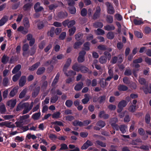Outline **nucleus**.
<instances>
[{
  "label": "nucleus",
  "instance_id": "obj_48",
  "mask_svg": "<svg viewBox=\"0 0 151 151\" xmlns=\"http://www.w3.org/2000/svg\"><path fill=\"white\" fill-rule=\"evenodd\" d=\"M96 144L99 145L102 147H106V144L105 143L99 140H96Z\"/></svg>",
  "mask_w": 151,
  "mask_h": 151
},
{
  "label": "nucleus",
  "instance_id": "obj_56",
  "mask_svg": "<svg viewBox=\"0 0 151 151\" xmlns=\"http://www.w3.org/2000/svg\"><path fill=\"white\" fill-rule=\"evenodd\" d=\"M124 47V44L121 42H118L116 44V47L118 49L120 50L122 49Z\"/></svg>",
  "mask_w": 151,
  "mask_h": 151
},
{
  "label": "nucleus",
  "instance_id": "obj_25",
  "mask_svg": "<svg viewBox=\"0 0 151 151\" xmlns=\"http://www.w3.org/2000/svg\"><path fill=\"white\" fill-rule=\"evenodd\" d=\"M83 42H83L80 41L76 42H75L73 45L74 48L75 49H77L79 48L83 44Z\"/></svg>",
  "mask_w": 151,
  "mask_h": 151
},
{
  "label": "nucleus",
  "instance_id": "obj_6",
  "mask_svg": "<svg viewBox=\"0 0 151 151\" xmlns=\"http://www.w3.org/2000/svg\"><path fill=\"white\" fill-rule=\"evenodd\" d=\"M17 103V100L14 99H11L8 101L7 103V105L11 107V109H12L15 106Z\"/></svg>",
  "mask_w": 151,
  "mask_h": 151
},
{
  "label": "nucleus",
  "instance_id": "obj_59",
  "mask_svg": "<svg viewBox=\"0 0 151 151\" xmlns=\"http://www.w3.org/2000/svg\"><path fill=\"white\" fill-rule=\"evenodd\" d=\"M87 14V9L85 8H83L81 10V14L82 17L86 16Z\"/></svg>",
  "mask_w": 151,
  "mask_h": 151
},
{
  "label": "nucleus",
  "instance_id": "obj_22",
  "mask_svg": "<svg viewBox=\"0 0 151 151\" xmlns=\"http://www.w3.org/2000/svg\"><path fill=\"white\" fill-rule=\"evenodd\" d=\"M107 59V58L106 56L104 55H102L99 58V60L101 63L103 64L106 63Z\"/></svg>",
  "mask_w": 151,
  "mask_h": 151
},
{
  "label": "nucleus",
  "instance_id": "obj_29",
  "mask_svg": "<svg viewBox=\"0 0 151 151\" xmlns=\"http://www.w3.org/2000/svg\"><path fill=\"white\" fill-rule=\"evenodd\" d=\"M23 24L24 26L28 28L29 27V19L27 17H25L23 20Z\"/></svg>",
  "mask_w": 151,
  "mask_h": 151
},
{
  "label": "nucleus",
  "instance_id": "obj_2",
  "mask_svg": "<svg viewBox=\"0 0 151 151\" xmlns=\"http://www.w3.org/2000/svg\"><path fill=\"white\" fill-rule=\"evenodd\" d=\"M101 9L100 6H97L96 9V11L94 14L93 19L94 20H96L99 18L101 15Z\"/></svg>",
  "mask_w": 151,
  "mask_h": 151
},
{
  "label": "nucleus",
  "instance_id": "obj_11",
  "mask_svg": "<svg viewBox=\"0 0 151 151\" xmlns=\"http://www.w3.org/2000/svg\"><path fill=\"white\" fill-rule=\"evenodd\" d=\"M18 92V88L16 87H14L11 91L9 93V97L12 98Z\"/></svg>",
  "mask_w": 151,
  "mask_h": 151
},
{
  "label": "nucleus",
  "instance_id": "obj_21",
  "mask_svg": "<svg viewBox=\"0 0 151 151\" xmlns=\"http://www.w3.org/2000/svg\"><path fill=\"white\" fill-rule=\"evenodd\" d=\"M55 28L54 27H52L50 31H48L47 33V36H50L51 37H53L54 34Z\"/></svg>",
  "mask_w": 151,
  "mask_h": 151
},
{
  "label": "nucleus",
  "instance_id": "obj_49",
  "mask_svg": "<svg viewBox=\"0 0 151 151\" xmlns=\"http://www.w3.org/2000/svg\"><path fill=\"white\" fill-rule=\"evenodd\" d=\"M76 31V28L73 27L69 29V35L70 36L73 35L75 33Z\"/></svg>",
  "mask_w": 151,
  "mask_h": 151
},
{
  "label": "nucleus",
  "instance_id": "obj_19",
  "mask_svg": "<svg viewBox=\"0 0 151 151\" xmlns=\"http://www.w3.org/2000/svg\"><path fill=\"white\" fill-rule=\"evenodd\" d=\"M58 16L59 18L62 19L68 16V14L66 12L61 11L58 13Z\"/></svg>",
  "mask_w": 151,
  "mask_h": 151
},
{
  "label": "nucleus",
  "instance_id": "obj_7",
  "mask_svg": "<svg viewBox=\"0 0 151 151\" xmlns=\"http://www.w3.org/2000/svg\"><path fill=\"white\" fill-rule=\"evenodd\" d=\"M40 3L39 2H37L34 5V9L36 12H38L44 9L42 6H40Z\"/></svg>",
  "mask_w": 151,
  "mask_h": 151
},
{
  "label": "nucleus",
  "instance_id": "obj_5",
  "mask_svg": "<svg viewBox=\"0 0 151 151\" xmlns=\"http://www.w3.org/2000/svg\"><path fill=\"white\" fill-rule=\"evenodd\" d=\"M93 145L92 142L90 140H88L81 147V149L82 150H86L89 147L92 146Z\"/></svg>",
  "mask_w": 151,
  "mask_h": 151
},
{
  "label": "nucleus",
  "instance_id": "obj_26",
  "mask_svg": "<svg viewBox=\"0 0 151 151\" xmlns=\"http://www.w3.org/2000/svg\"><path fill=\"white\" fill-rule=\"evenodd\" d=\"M41 114L40 112L35 113L32 115V118L35 120H37L39 119Z\"/></svg>",
  "mask_w": 151,
  "mask_h": 151
},
{
  "label": "nucleus",
  "instance_id": "obj_34",
  "mask_svg": "<svg viewBox=\"0 0 151 151\" xmlns=\"http://www.w3.org/2000/svg\"><path fill=\"white\" fill-rule=\"evenodd\" d=\"M9 81V78L8 77H5L3 79V85L5 87L7 86H8V83Z\"/></svg>",
  "mask_w": 151,
  "mask_h": 151
},
{
  "label": "nucleus",
  "instance_id": "obj_50",
  "mask_svg": "<svg viewBox=\"0 0 151 151\" xmlns=\"http://www.w3.org/2000/svg\"><path fill=\"white\" fill-rule=\"evenodd\" d=\"M73 104V101L71 100L68 99L66 101L65 105L68 107H71Z\"/></svg>",
  "mask_w": 151,
  "mask_h": 151
},
{
  "label": "nucleus",
  "instance_id": "obj_1",
  "mask_svg": "<svg viewBox=\"0 0 151 151\" xmlns=\"http://www.w3.org/2000/svg\"><path fill=\"white\" fill-rule=\"evenodd\" d=\"M128 102L126 100H122L118 104V109H117V112L118 113L121 112L123 110L124 108L127 105Z\"/></svg>",
  "mask_w": 151,
  "mask_h": 151
},
{
  "label": "nucleus",
  "instance_id": "obj_10",
  "mask_svg": "<svg viewBox=\"0 0 151 151\" xmlns=\"http://www.w3.org/2000/svg\"><path fill=\"white\" fill-rule=\"evenodd\" d=\"M8 17L6 15L4 16L0 20V27L4 25L8 21Z\"/></svg>",
  "mask_w": 151,
  "mask_h": 151
},
{
  "label": "nucleus",
  "instance_id": "obj_4",
  "mask_svg": "<svg viewBox=\"0 0 151 151\" xmlns=\"http://www.w3.org/2000/svg\"><path fill=\"white\" fill-rule=\"evenodd\" d=\"M142 89L146 94H147L148 93H151V83L150 84L149 86L147 83L145 86H143Z\"/></svg>",
  "mask_w": 151,
  "mask_h": 151
},
{
  "label": "nucleus",
  "instance_id": "obj_39",
  "mask_svg": "<svg viewBox=\"0 0 151 151\" xmlns=\"http://www.w3.org/2000/svg\"><path fill=\"white\" fill-rule=\"evenodd\" d=\"M128 89V87L124 85H120L118 86V90L120 91H126Z\"/></svg>",
  "mask_w": 151,
  "mask_h": 151
},
{
  "label": "nucleus",
  "instance_id": "obj_45",
  "mask_svg": "<svg viewBox=\"0 0 151 151\" xmlns=\"http://www.w3.org/2000/svg\"><path fill=\"white\" fill-rule=\"evenodd\" d=\"M60 150H67L68 149V145L67 144L64 143L61 144L60 145Z\"/></svg>",
  "mask_w": 151,
  "mask_h": 151
},
{
  "label": "nucleus",
  "instance_id": "obj_31",
  "mask_svg": "<svg viewBox=\"0 0 151 151\" xmlns=\"http://www.w3.org/2000/svg\"><path fill=\"white\" fill-rule=\"evenodd\" d=\"M73 125L75 127L78 126L80 127L83 126L82 122L78 120H75L72 122Z\"/></svg>",
  "mask_w": 151,
  "mask_h": 151
},
{
  "label": "nucleus",
  "instance_id": "obj_55",
  "mask_svg": "<svg viewBox=\"0 0 151 151\" xmlns=\"http://www.w3.org/2000/svg\"><path fill=\"white\" fill-rule=\"evenodd\" d=\"M138 132L139 135L141 136H144L145 134V132L144 129L142 128H140L138 129Z\"/></svg>",
  "mask_w": 151,
  "mask_h": 151
},
{
  "label": "nucleus",
  "instance_id": "obj_46",
  "mask_svg": "<svg viewBox=\"0 0 151 151\" xmlns=\"http://www.w3.org/2000/svg\"><path fill=\"white\" fill-rule=\"evenodd\" d=\"M45 26V23L43 21L39 22L37 25V28L39 29H42Z\"/></svg>",
  "mask_w": 151,
  "mask_h": 151
},
{
  "label": "nucleus",
  "instance_id": "obj_20",
  "mask_svg": "<svg viewBox=\"0 0 151 151\" xmlns=\"http://www.w3.org/2000/svg\"><path fill=\"white\" fill-rule=\"evenodd\" d=\"M21 75L20 71H19L16 74L14 75L12 77V80L14 82L17 81Z\"/></svg>",
  "mask_w": 151,
  "mask_h": 151
},
{
  "label": "nucleus",
  "instance_id": "obj_37",
  "mask_svg": "<svg viewBox=\"0 0 151 151\" xmlns=\"http://www.w3.org/2000/svg\"><path fill=\"white\" fill-rule=\"evenodd\" d=\"M90 43L89 42H85L83 44V49L86 51H89L90 49Z\"/></svg>",
  "mask_w": 151,
  "mask_h": 151
},
{
  "label": "nucleus",
  "instance_id": "obj_63",
  "mask_svg": "<svg viewBox=\"0 0 151 151\" xmlns=\"http://www.w3.org/2000/svg\"><path fill=\"white\" fill-rule=\"evenodd\" d=\"M97 30L96 34L98 35H103L105 33L104 31L101 29L98 28Z\"/></svg>",
  "mask_w": 151,
  "mask_h": 151
},
{
  "label": "nucleus",
  "instance_id": "obj_24",
  "mask_svg": "<svg viewBox=\"0 0 151 151\" xmlns=\"http://www.w3.org/2000/svg\"><path fill=\"white\" fill-rule=\"evenodd\" d=\"M9 57L4 55L2 56L1 58V62L4 64H5L9 61Z\"/></svg>",
  "mask_w": 151,
  "mask_h": 151
},
{
  "label": "nucleus",
  "instance_id": "obj_18",
  "mask_svg": "<svg viewBox=\"0 0 151 151\" xmlns=\"http://www.w3.org/2000/svg\"><path fill=\"white\" fill-rule=\"evenodd\" d=\"M84 96L85 98L82 100L81 101L83 104H87L89 101V95L88 94H85Z\"/></svg>",
  "mask_w": 151,
  "mask_h": 151
},
{
  "label": "nucleus",
  "instance_id": "obj_57",
  "mask_svg": "<svg viewBox=\"0 0 151 151\" xmlns=\"http://www.w3.org/2000/svg\"><path fill=\"white\" fill-rule=\"evenodd\" d=\"M60 113L59 111L54 113L52 115V118L53 119H58L60 118Z\"/></svg>",
  "mask_w": 151,
  "mask_h": 151
},
{
  "label": "nucleus",
  "instance_id": "obj_30",
  "mask_svg": "<svg viewBox=\"0 0 151 151\" xmlns=\"http://www.w3.org/2000/svg\"><path fill=\"white\" fill-rule=\"evenodd\" d=\"M104 29L107 31H111L114 30L115 27L112 24L111 25H107L104 27Z\"/></svg>",
  "mask_w": 151,
  "mask_h": 151
},
{
  "label": "nucleus",
  "instance_id": "obj_41",
  "mask_svg": "<svg viewBox=\"0 0 151 151\" xmlns=\"http://www.w3.org/2000/svg\"><path fill=\"white\" fill-rule=\"evenodd\" d=\"M29 129V126H22L20 129H17V130L20 131L21 133L27 131Z\"/></svg>",
  "mask_w": 151,
  "mask_h": 151
},
{
  "label": "nucleus",
  "instance_id": "obj_47",
  "mask_svg": "<svg viewBox=\"0 0 151 151\" xmlns=\"http://www.w3.org/2000/svg\"><path fill=\"white\" fill-rule=\"evenodd\" d=\"M136 105H130L129 107L128 108V110L130 112H134L136 111Z\"/></svg>",
  "mask_w": 151,
  "mask_h": 151
},
{
  "label": "nucleus",
  "instance_id": "obj_12",
  "mask_svg": "<svg viewBox=\"0 0 151 151\" xmlns=\"http://www.w3.org/2000/svg\"><path fill=\"white\" fill-rule=\"evenodd\" d=\"M81 64H78V63H75L72 66V68L75 71L78 72L80 71Z\"/></svg>",
  "mask_w": 151,
  "mask_h": 151
},
{
  "label": "nucleus",
  "instance_id": "obj_53",
  "mask_svg": "<svg viewBox=\"0 0 151 151\" xmlns=\"http://www.w3.org/2000/svg\"><path fill=\"white\" fill-rule=\"evenodd\" d=\"M26 138H28L29 139L32 138L33 140H34L37 138V137L34 134H32L31 133H28L27 134Z\"/></svg>",
  "mask_w": 151,
  "mask_h": 151
},
{
  "label": "nucleus",
  "instance_id": "obj_33",
  "mask_svg": "<svg viewBox=\"0 0 151 151\" xmlns=\"http://www.w3.org/2000/svg\"><path fill=\"white\" fill-rule=\"evenodd\" d=\"M89 70L88 68L81 65L80 71L83 73H86Z\"/></svg>",
  "mask_w": 151,
  "mask_h": 151
},
{
  "label": "nucleus",
  "instance_id": "obj_40",
  "mask_svg": "<svg viewBox=\"0 0 151 151\" xmlns=\"http://www.w3.org/2000/svg\"><path fill=\"white\" fill-rule=\"evenodd\" d=\"M83 36V34L82 33L79 32L75 35V39L77 41H79L82 38Z\"/></svg>",
  "mask_w": 151,
  "mask_h": 151
},
{
  "label": "nucleus",
  "instance_id": "obj_15",
  "mask_svg": "<svg viewBox=\"0 0 151 151\" xmlns=\"http://www.w3.org/2000/svg\"><path fill=\"white\" fill-rule=\"evenodd\" d=\"M27 107V106L26 105V103H23V104L20 103L17 106L16 109V111H19L21 109H23L24 107Z\"/></svg>",
  "mask_w": 151,
  "mask_h": 151
},
{
  "label": "nucleus",
  "instance_id": "obj_14",
  "mask_svg": "<svg viewBox=\"0 0 151 151\" xmlns=\"http://www.w3.org/2000/svg\"><path fill=\"white\" fill-rule=\"evenodd\" d=\"M40 63L39 62L36 63L29 68V70L31 71H34L40 66Z\"/></svg>",
  "mask_w": 151,
  "mask_h": 151
},
{
  "label": "nucleus",
  "instance_id": "obj_52",
  "mask_svg": "<svg viewBox=\"0 0 151 151\" xmlns=\"http://www.w3.org/2000/svg\"><path fill=\"white\" fill-rule=\"evenodd\" d=\"M26 93V89H24L20 93L19 96V98L20 99H22V98H24L25 96Z\"/></svg>",
  "mask_w": 151,
  "mask_h": 151
},
{
  "label": "nucleus",
  "instance_id": "obj_23",
  "mask_svg": "<svg viewBox=\"0 0 151 151\" xmlns=\"http://www.w3.org/2000/svg\"><path fill=\"white\" fill-rule=\"evenodd\" d=\"M21 66L20 64H18L16 65L12 70V73L13 74H15L17 72H18V71L21 69Z\"/></svg>",
  "mask_w": 151,
  "mask_h": 151
},
{
  "label": "nucleus",
  "instance_id": "obj_36",
  "mask_svg": "<svg viewBox=\"0 0 151 151\" xmlns=\"http://www.w3.org/2000/svg\"><path fill=\"white\" fill-rule=\"evenodd\" d=\"M114 33L111 31H110L108 33L106 36L108 39L112 40L114 38Z\"/></svg>",
  "mask_w": 151,
  "mask_h": 151
},
{
  "label": "nucleus",
  "instance_id": "obj_44",
  "mask_svg": "<svg viewBox=\"0 0 151 151\" xmlns=\"http://www.w3.org/2000/svg\"><path fill=\"white\" fill-rule=\"evenodd\" d=\"M134 34L136 36L139 38H141L143 36V34L142 32L138 31H134Z\"/></svg>",
  "mask_w": 151,
  "mask_h": 151
},
{
  "label": "nucleus",
  "instance_id": "obj_38",
  "mask_svg": "<svg viewBox=\"0 0 151 151\" xmlns=\"http://www.w3.org/2000/svg\"><path fill=\"white\" fill-rule=\"evenodd\" d=\"M30 3H27L24 5L23 7V9L24 11H27L31 8L32 5Z\"/></svg>",
  "mask_w": 151,
  "mask_h": 151
},
{
  "label": "nucleus",
  "instance_id": "obj_58",
  "mask_svg": "<svg viewBox=\"0 0 151 151\" xmlns=\"http://www.w3.org/2000/svg\"><path fill=\"white\" fill-rule=\"evenodd\" d=\"M69 10L70 13L73 14H75L76 12V8L74 6L70 7L69 8Z\"/></svg>",
  "mask_w": 151,
  "mask_h": 151
},
{
  "label": "nucleus",
  "instance_id": "obj_32",
  "mask_svg": "<svg viewBox=\"0 0 151 151\" xmlns=\"http://www.w3.org/2000/svg\"><path fill=\"white\" fill-rule=\"evenodd\" d=\"M106 21L108 23H112L113 22V17L111 15H108L106 18Z\"/></svg>",
  "mask_w": 151,
  "mask_h": 151
},
{
  "label": "nucleus",
  "instance_id": "obj_16",
  "mask_svg": "<svg viewBox=\"0 0 151 151\" xmlns=\"http://www.w3.org/2000/svg\"><path fill=\"white\" fill-rule=\"evenodd\" d=\"M83 86V83L82 82H80L75 86L74 89L76 91H80L82 88Z\"/></svg>",
  "mask_w": 151,
  "mask_h": 151
},
{
  "label": "nucleus",
  "instance_id": "obj_8",
  "mask_svg": "<svg viewBox=\"0 0 151 151\" xmlns=\"http://www.w3.org/2000/svg\"><path fill=\"white\" fill-rule=\"evenodd\" d=\"M26 81V77L25 76H22L19 80V85L20 87H23L25 85Z\"/></svg>",
  "mask_w": 151,
  "mask_h": 151
},
{
  "label": "nucleus",
  "instance_id": "obj_35",
  "mask_svg": "<svg viewBox=\"0 0 151 151\" xmlns=\"http://www.w3.org/2000/svg\"><path fill=\"white\" fill-rule=\"evenodd\" d=\"M59 97L57 95L52 96L50 98V102L52 103H55L58 100Z\"/></svg>",
  "mask_w": 151,
  "mask_h": 151
},
{
  "label": "nucleus",
  "instance_id": "obj_3",
  "mask_svg": "<svg viewBox=\"0 0 151 151\" xmlns=\"http://www.w3.org/2000/svg\"><path fill=\"white\" fill-rule=\"evenodd\" d=\"M106 5L107 6V13L110 14H113L115 12L114 9L111 4L109 2H107Z\"/></svg>",
  "mask_w": 151,
  "mask_h": 151
},
{
  "label": "nucleus",
  "instance_id": "obj_51",
  "mask_svg": "<svg viewBox=\"0 0 151 151\" xmlns=\"http://www.w3.org/2000/svg\"><path fill=\"white\" fill-rule=\"evenodd\" d=\"M93 25L96 28H101L103 26V23L100 22H96Z\"/></svg>",
  "mask_w": 151,
  "mask_h": 151
},
{
  "label": "nucleus",
  "instance_id": "obj_28",
  "mask_svg": "<svg viewBox=\"0 0 151 151\" xmlns=\"http://www.w3.org/2000/svg\"><path fill=\"white\" fill-rule=\"evenodd\" d=\"M106 99V96L105 95L100 96L98 98L99 102L100 104L105 103Z\"/></svg>",
  "mask_w": 151,
  "mask_h": 151
},
{
  "label": "nucleus",
  "instance_id": "obj_64",
  "mask_svg": "<svg viewBox=\"0 0 151 151\" xmlns=\"http://www.w3.org/2000/svg\"><path fill=\"white\" fill-rule=\"evenodd\" d=\"M106 46L104 45H100L97 47V48L101 50L105 51L106 50Z\"/></svg>",
  "mask_w": 151,
  "mask_h": 151
},
{
  "label": "nucleus",
  "instance_id": "obj_61",
  "mask_svg": "<svg viewBox=\"0 0 151 151\" xmlns=\"http://www.w3.org/2000/svg\"><path fill=\"white\" fill-rule=\"evenodd\" d=\"M124 55L122 54H120L119 55L118 57V62L121 63L123 61Z\"/></svg>",
  "mask_w": 151,
  "mask_h": 151
},
{
  "label": "nucleus",
  "instance_id": "obj_60",
  "mask_svg": "<svg viewBox=\"0 0 151 151\" xmlns=\"http://www.w3.org/2000/svg\"><path fill=\"white\" fill-rule=\"evenodd\" d=\"M6 110L5 106L4 104H3L0 106V111L1 114H4L6 112Z\"/></svg>",
  "mask_w": 151,
  "mask_h": 151
},
{
  "label": "nucleus",
  "instance_id": "obj_9",
  "mask_svg": "<svg viewBox=\"0 0 151 151\" xmlns=\"http://www.w3.org/2000/svg\"><path fill=\"white\" fill-rule=\"evenodd\" d=\"M99 117L100 118H102L104 119H108L109 117V114L105 113L104 111H101L99 114Z\"/></svg>",
  "mask_w": 151,
  "mask_h": 151
},
{
  "label": "nucleus",
  "instance_id": "obj_17",
  "mask_svg": "<svg viewBox=\"0 0 151 151\" xmlns=\"http://www.w3.org/2000/svg\"><path fill=\"white\" fill-rule=\"evenodd\" d=\"M68 147L70 149L68 150L69 151H80L79 148L78 147H76L74 145H69Z\"/></svg>",
  "mask_w": 151,
  "mask_h": 151
},
{
  "label": "nucleus",
  "instance_id": "obj_27",
  "mask_svg": "<svg viewBox=\"0 0 151 151\" xmlns=\"http://www.w3.org/2000/svg\"><path fill=\"white\" fill-rule=\"evenodd\" d=\"M45 70V68L44 67H40L38 68L36 72L37 75H41L43 74Z\"/></svg>",
  "mask_w": 151,
  "mask_h": 151
},
{
  "label": "nucleus",
  "instance_id": "obj_13",
  "mask_svg": "<svg viewBox=\"0 0 151 151\" xmlns=\"http://www.w3.org/2000/svg\"><path fill=\"white\" fill-rule=\"evenodd\" d=\"M40 63L39 62L36 63L29 68V70L31 71H34L40 66Z\"/></svg>",
  "mask_w": 151,
  "mask_h": 151
},
{
  "label": "nucleus",
  "instance_id": "obj_54",
  "mask_svg": "<svg viewBox=\"0 0 151 151\" xmlns=\"http://www.w3.org/2000/svg\"><path fill=\"white\" fill-rule=\"evenodd\" d=\"M12 124V123L11 122H6L5 126L8 128H13L16 127L14 124Z\"/></svg>",
  "mask_w": 151,
  "mask_h": 151
},
{
  "label": "nucleus",
  "instance_id": "obj_62",
  "mask_svg": "<svg viewBox=\"0 0 151 151\" xmlns=\"http://www.w3.org/2000/svg\"><path fill=\"white\" fill-rule=\"evenodd\" d=\"M46 42L45 40L42 41L39 44V47L40 49H42L45 47Z\"/></svg>",
  "mask_w": 151,
  "mask_h": 151
},
{
  "label": "nucleus",
  "instance_id": "obj_43",
  "mask_svg": "<svg viewBox=\"0 0 151 151\" xmlns=\"http://www.w3.org/2000/svg\"><path fill=\"white\" fill-rule=\"evenodd\" d=\"M127 128V126L125 125H121L120 126V130L122 133L124 134L126 132V129Z\"/></svg>",
  "mask_w": 151,
  "mask_h": 151
},
{
  "label": "nucleus",
  "instance_id": "obj_42",
  "mask_svg": "<svg viewBox=\"0 0 151 151\" xmlns=\"http://www.w3.org/2000/svg\"><path fill=\"white\" fill-rule=\"evenodd\" d=\"M105 125V122L102 120H99L96 123V125L100 127L101 128L104 127Z\"/></svg>",
  "mask_w": 151,
  "mask_h": 151
}]
</instances>
